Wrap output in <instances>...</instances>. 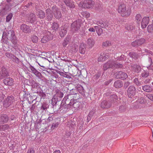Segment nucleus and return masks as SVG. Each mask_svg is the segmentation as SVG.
I'll return each mask as SVG.
<instances>
[{
  "label": "nucleus",
  "instance_id": "nucleus-1",
  "mask_svg": "<svg viewBox=\"0 0 153 153\" xmlns=\"http://www.w3.org/2000/svg\"><path fill=\"white\" fill-rule=\"evenodd\" d=\"M3 36L7 37L8 39H10L12 43V47L15 49L17 48L18 45L17 40L13 30H7L6 32H4Z\"/></svg>",
  "mask_w": 153,
  "mask_h": 153
},
{
  "label": "nucleus",
  "instance_id": "nucleus-2",
  "mask_svg": "<svg viewBox=\"0 0 153 153\" xmlns=\"http://www.w3.org/2000/svg\"><path fill=\"white\" fill-rule=\"evenodd\" d=\"M122 67V64L118 63L117 62L111 60L108 61L104 65L103 69L104 70H105L109 68H121Z\"/></svg>",
  "mask_w": 153,
  "mask_h": 153
},
{
  "label": "nucleus",
  "instance_id": "nucleus-3",
  "mask_svg": "<svg viewBox=\"0 0 153 153\" xmlns=\"http://www.w3.org/2000/svg\"><path fill=\"white\" fill-rule=\"evenodd\" d=\"M118 11L119 13L121 14L123 17L128 16H129L131 13L130 9H126V6L124 4H121L119 6Z\"/></svg>",
  "mask_w": 153,
  "mask_h": 153
},
{
  "label": "nucleus",
  "instance_id": "nucleus-4",
  "mask_svg": "<svg viewBox=\"0 0 153 153\" xmlns=\"http://www.w3.org/2000/svg\"><path fill=\"white\" fill-rule=\"evenodd\" d=\"M81 25L82 23L79 20L74 22L71 25V31L74 33L78 32L80 29Z\"/></svg>",
  "mask_w": 153,
  "mask_h": 153
},
{
  "label": "nucleus",
  "instance_id": "nucleus-5",
  "mask_svg": "<svg viewBox=\"0 0 153 153\" xmlns=\"http://www.w3.org/2000/svg\"><path fill=\"white\" fill-rule=\"evenodd\" d=\"M76 98V96H73V94H70L65 97L62 100V102L66 105L71 104L74 100Z\"/></svg>",
  "mask_w": 153,
  "mask_h": 153
},
{
  "label": "nucleus",
  "instance_id": "nucleus-6",
  "mask_svg": "<svg viewBox=\"0 0 153 153\" xmlns=\"http://www.w3.org/2000/svg\"><path fill=\"white\" fill-rule=\"evenodd\" d=\"M52 10L54 16L56 19H59L61 18L62 15L60 10L57 7H53Z\"/></svg>",
  "mask_w": 153,
  "mask_h": 153
},
{
  "label": "nucleus",
  "instance_id": "nucleus-7",
  "mask_svg": "<svg viewBox=\"0 0 153 153\" xmlns=\"http://www.w3.org/2000/svg\"><path fill=\"white\" fill-rule=\"evenodd\" d=\"M136 89L133 86H130L127 90V94L129 98H132L135 94Z\"/></svg>",
  "mask_w": 153,
  "mask_h": 153
},
{
  "label": "nucleus",
  "instance_id": "nucleus-8",
  "mask_svg": "<svg viewBox=\"0 0 153 153\" xmlns=\"http://www.w3.org/2000/svg\"><path fill=\"white\" fill-rule=\"evenodd\" d=\"M14 102V98L13 96L7 97L4 100L3 105L5 107H7L10 105Z\"/></svg>",
  "mask_w": 153,
  "mask_h": 153
},
{
  "label": "nucleus",
  "instance_id": "nucleus-9",
  "mask_svg": "<svg viewBox=\"0 0 153 153\" xmlns=\"http://www.w3.org/2000/svg\"><path fill=\"white\" fill-rule=\"evenodd\" d=\"M94 2L91 0H86L83 2L82 7L85 8H89L94 5Z\"/></svg>",
  "mask_w": 153,
  "mask_h": 153
},
{
  "label": "nucleus",
  "instance_id": "nucleus-10",
  "mask_svg": "<svg viewBox=\"0 0 153 153\" xmlns=\"http://www.w3.org/2000/svg\"><path fill=\"white\" fill-rule=\"evenodd\" d=\"M146 41L145 39L141 38L137 39L131 43V45L133 47L140 46L145 43Z\"/></svg>",
  "mask_w": 153,
  "mask_h": 153
},
{
  "label": "nucleus",
  "instance_id": "nucleus-11",
  "mask_svg": "<svg viewBox=\"0 0 153 153\" xmlns=\"http://www.w3.org/2000/svg\"><path fill=\"white\" fill-rule=\"evenodd\" d=\"M52 36L51 33L48 32L47 33V34L45 35L41 39V42L43 43H46L48 42L49 40L52 39Z\"/></svg>",
  "mask_w": 153,
  "mask_h": 153
},
{
  "label": "nucleus",
  "instance_id": "nucleus-12",
  "mask_svg": "<svg viewBox=\"0 0 153 153\" xmlns=\"http://www.w3.org/2000/svg\"><path fill=\"white\" fill-rule=\"evenodd\" d=\"M115 76L117 78L120 79L122 80H125L128 77L127 74L122 71L117 72Z\"/></svg>",
  "mask_w": 153,
  "mask_h": 153
},
{
  "label": "nucleus",
  "instance_id": "nucleus-13",
  "mask_svg": "<svg viewBox=\"0 0 153 153\" xmlns=\"http://www.w3.org/2000/svg\"><path fill=\"white\" fill-rule=\"evenodd\" d=\"M108 58V54L106 53V51L101 52L100 54V56L98 59L99 62L104 61Z\"/></svg>",
  "mask_w": 153,
  "mask_h": 153
},
{
  "label": "nucleus",
  "instance_id": "nucleus-14",
  "mask_svg": "<svg viewBox=\"0 0 153 153\" xmlns=\"http://www.w3.org/2000/svg\"><path fill=\"white\" fill-rule=\"evenodd\" d=\"M80 102L77 100L75 99L71 104H70L68 105H70L71 106H72V108H74V109L76 110L78 109L81 105Z\"/></svg>",
  "mask_w": 153,
  "mask_h": 153
},
{
  "label": "nucleus",
  "instance_id": "nucleus-15",
  "mask_svg": "<svg viewBox=\"0 0 153 153\" xmlns=\"http://www.w3.org/2000/svg\"><path fill=\"white\" fill-rule=\"evenodd\" d=\"M33 90L34 91L35 93H38L39 92L40 94L42 95L43 97L45 96V94H43L42 92V91L41 90L40 88L39 87V86L36 83V85H33Z\"/></svg>",
  "mask_w": 153,
  "mask_h": 153
},
{
  "label": "nucleus",
  "instance_id": "nucleus-16",
  "mask_svg": "<svg viewBox=\"0 0 153 153\" xmlns=\"http://www.w3.org/2000/svg\"><path fill=\"white\" fill-rule=\"evenodd\" d=\"M3 81L4 84L6 85L12 86L13 85V80L10 77L6 78Z\"/></svg>",
  "mask_w": 153,
  "mask_h": 153
},
{
  "label": "nucleus",
  "instance_id": "nucleus-17",
  "mask_svg": "<svg viewBox=\"0 0 153 153\" xmlns=\"http://www.w3.org/2000/svg\"><path fill=\"white\" fill-rule=\"evenodd\" d=\"M149 17H144L142 19L141 22V27L142 28H145L149 23Z\"/></svg>",
  "mask_w": 153,
  "mask_h": 153
},
{
  "label": "nucleus",
  "instance_id": "nucleus-18",
  "mask_svg": "<svg viewBox=\"0 0 153 153\" xmlns=\"http://www.w3.org/2000/svg\"><path fill=\"white\" fill-rule=\"evenodd\" d=\"M20 29L22 31L25 33H28L30 32V27L25 24H22L21 26Z\"/></svg>",
  "mask_w": 153,
  "mask_h": 153
},
{
  "label": "nucleus",
  "instance_id": "nucleus-19",
  "mask_svg": "<svg viewBox=\"0 0 153 153\" xmlns=\"http://www.w3.org/2000/svg\"><path fill=\"white\" fill-rule=\"evenodd\" d=\"M9 120V117L7 115L4 114L0 116V124H3L7 123Z\"/></svg>",
  "mask_w": 153,
  "mask_h": 153
},
{
  "label": "nucleus",
  "instance_id": "nucleus-20",
  "mask_svg": "<svg viewBox=\"0 0 153 153\" xmlns=\"http://www.w3.org/2000/svg\"><path fill=\"white\" fill-rule=\"evenodd\" d=\"M29 68L31 71H29L30 72L33 73L36 76L39 77L41 75V73L36 69L33 66L31 65H30Z\"/></svg>",
  "mask_w": 153,
  "mask_h": 153
},
{
  "label": "nucleus",
  "instance_id": "nucleus-21",
  "mask_svg": "<svg viewBox=\"0 0 153 153\" xmlns=\"http://www.w3.org/2000/svg\"><path fill=\"white\" fill-rule=\"evenodd\" d=\"M111 105V104L109 102H107L105 100L102 101L101 103L100 106L102 108H108Z\"/></svg>",
  "mask_w": 153,
  "mask_h": 153
},
{
  "label": "nucleus",
  "instance_id": "nucleus-22",
  "mask_svg": "<svg viewBox=\"0 0 153 153\" xmlns=\"http://www.w3.org/2000/svg\"><path fill=\"white\" fill-rule=\"evenodd\" d=\"M67 32V27L64 26L62 27L59 32V34L61 37H63Z\"/></svg>",
  "mask_w": 153,
  "mask_h": 153
},
{
  "label": "nucleus",
  "instance_id": "nucleus-23",
  "mask_svg": "<svg viewBox=\"0 0 153 153\" xmlns=\"http://www.w3.org/2000/svg\"><path fill=\"white\" fill-rule=\"evenodd\" d=\"M35 21V15L33 13H31L30 14L27 20V22L31 23H34Z\"/></svg>",
  "mask_w": 153,
  "mask_h": 153
},
{
  "label": "nucleus",
  "instance_id": "nucleus-24",
  "mask_svg": "<svg viewBox=\"0 0 153 153\" xmlns=\"http://www.w3.org/2000/svg\"><path fill=\"white\" fill-rule=\"evenodd\" d=\"M9 75L8 72L4 68H2L0 73V79H2L3 77Z\"/></svg>",
  "mask_w": 153,
  "mask_h": 153
},
{
  "label": "nucleus",
  "instance_id": "nucleus-25",
  "mask_svg": "<svg viewBox=\"0 0 153 153\" xmlns=\"http://www.w3.org/2000/svg\"><path fill=\"white\" fill-rule=\"evenodd\" d=\"M46 18L48 21L51 20L53 17V15L50 9H47L46 10Z\"/></svg>",
  "mask_w": 153,
  "mask_h": 153
},
{
  "label": "nucleus",
  "instance_id": "nucleus-26",
  "mask_svg": "<svg viewBox=\"0 0 153 153\" xmlns=\"http://www.w3.org/2000/svg\"><path fill=\"white\" fill-rule=\"evenodd\" d=\"M117 96L115 94L111 95L109 97V102L111 104H114L116 102H117Z\"/></svg>",
  "mask_w": 153,
  "mask_h": 153
},
{
  "label": "nucleus",
  "instance_id": "nucleus-27",
  "mask_svg": "<svg viewBox=\"0 0 153 153\" xmlns=\"http://www.w3.org/2000/svg\"><path fill=\"white\" fill-rule=\"evenodd\" d=\"M79 52L82 54L85 53L86 51L85 45L83 43H81L79 47Z\"/></svg>",
  "mask_w": 153,
  "mask_h": 153
},
{
  "label": "nucleus",
  "instance_id": "nucleus-28",
  "mask_svg": "<svg viewBox=\"0 0 153 153\" xmlns=\"http://www.w3.org/2000/svg\"><path fill=\"white\" fill-rule=\"evenodd\" d=\"M37 16L40 19H43L45 16V13L42 10H39L37 12Z\"/></svg>",
  "mask_w": 153,
  "mask_h": 153
},
{
  "label": "nucleus",
  "instance_id": "nucleus-29",
  "mask_svg": "<svg viewBox=\"0 0 153 153\" xmlns=\"http://www.w3.org/2000/svg\"><path fill=\"white\" fill-rule=\"evenodd\" d=\"M142 19V17L140 14H137L135 16V21L136 23L139 25H140L141 20Z\"/></svg>",
  "mask_w": 153,
  "mask_h": 153
},
{
  "label": "nucleus",
  "instance_id": "nucleus-30",
  "mask_svg": "<svg viewBox=\"0 0 153 153\" xmlns=\"http://www.w3.org/2000/svg\"><path fill=\"white\" fill-rule=\"evenodd\" d=\"M131 67L134 70V71L137 72H139L141 69L140 66L136 64H132L131 65Z\"/></svg>",
  "mask_w": 153,
  "mask_h": 153
},
{
  "label": "nucleus",
  "instance_id": "nucleus-31",
  "mask_svg": "<svg viewBox=\"0 0 153 153\" xmlns=\"http://www.w3.org/2000/svg\"><path fill=\"white\" fill-rule=\"evenodd\" d=\"M87 43L90 48H92L94 44V40L92 38L88 39L87 41Z\"/></svg>",
  "mask_w": 153,
  "mask_h": 153
},
{
  "label": "nucleus",
  "instance_id": "nucleus-32",
  "mask_svg": "<svg viewBox=\"0 0 153 153\" xmlns=\"http://www.w3.org/2000/svg\"><path fill=\"white\" fill-rule=\"evenodd\" d=\"M114 85L116 88H118L121 87L123 86V84L121 81L117 80L114 82Z\"/></svg>",
  "mask_w": 153,
  "mask_h": 153
},
{
  "label": "nucleus",
  "instance_id": "nucleus-33",
  "mask_svg": "<svg viewBox=\"0 0 153 153\" xmlns=\"http://www.w3.org/2000/svg\"><path fill=\"white\" fill-rule=\"evenodd\" d=\"M70 49L73 52H76L77 51L78 49V46L76 44L73 43L72 46L71 45H70Z\"/></svg>",
  "mask_w": 153,
  "mask_h": 153
},
{
  "label": "nucleus",
  "instance_id": "nucleus-34",
  "mask_svg": "<svg viewBox=\"0 0 153 153\" xmlns=\"http://www.w3.org/2000/svg\"><path fill=\"white\" fill-rule=\"evenodd\" d=\"M65 4L71 8H73L75 7L74 2L71 0H70Z\"/></svg>",
  "mask_w": 153,
  "mask_h": 153
},
{
  "label": "nucleus",
  "instance_id": "nucleus-35",
  "mask_svg": "<svg viewBox=\"0 0 153 153\" xmlns=\"http://www.w3.org/2000/svg\"><path fill=\"white\" fill-rule=\"evenodd\" d=\"M143 89L144 91L148 92H151L152 91L151 87L149 85H145L143 86Z\"/></svg>",
  "mask_w": 153,
  "mask_h": 153
},
{
  "label": "nucleus",
  "instance_id": "nucleus-36",
  "mask_svg": "<svg viewBox=\"0 0 153 153\" xmlns=\"http://www.w3.org/2000/svg\"><path fill=\"white\" fill-rule=\"evenodd\" d=\"M70 94H73V96H76V98L78 99L79 97V94L77 93V91L76 90H73L70 91Z\"/></svg>",
  "mask_w": 153,
  "mask_h": 153
},
{
  "label": "nucleus",
  "instance_id": "nucleus-37",
  "mask_svg": "<svg viewBox=\"0 0 153 153\" xmlns=\"http://www.w3.org/2000/svg\"><path fill=\"white\" fill-rule=\"evenodd\" d=\"M94 28L96 30V32L98 36L101 35L102 33V29L97 26L94 27Z\"/></svg>",
  "mask_w": 153,
  "mask_h": 153
},
{
  "label": "nucleus",
  "instance_id": "nucleus-38",
  "mask_svg": "<svg viewBox=\"0 0 153 153\" xmlns=\"http://www.w3.org/2000/svg\"><path fill=\"white\" fill-rule=\"evenodd\" d=\"M56 95L59 98H62L63 96V94L61 91L59 90H57L56 91Z\"/></svg>",
  "mask_w": 153,
  "mask_h": 153
},
{
  "label": "nucleus",
  "instance_id": "nucleus-39",
  "mask_svg": "<svg viewBox=\"0 0 153 153\" xmlns=\"http://www.w3.org/2000/svg\"><path fill=\"white\" fill-rule=\"evenodd\" d=\"M70 40V39L68 38H67L64 39L62 43L63 47L66 46L69 43Z\"/></svg>",
  "mask_w": 153,
  "mask_h": 153
},
{
  "label": "nucleus",
  "instance_id": "nucleus-40",
  "mask_svg": "<svg viewBox=\"0 0 153 153\" xmlns=\"http://www.w3.org/2000/svg\"><path fill=\"white\" fill-rule=\"evenodd\" d=\"M126 28L128 30H131L133 29V27L132 24H128L126 25Z\"/></svg>",
  "mask_w": 153,
  "mask_h": 153
},
{
  "label": "nucleus",
  "instance_id": "nucleus-41",
  "mask_svg": "<svg viewBox=\"0 0 153 153\" xmlns=\"http://www.w3.org/2000/svg\"><path fill=\"white\" fill-rule=\"evenodd\" d=\"M134 82L137 86H140L142 85V82H139L137 78H135L134 80Z\"/></svg>",
  "mask_w": 153,
  "mask_h": 153
},
{
  "label": "nucleus",
  "instance_id": "nucleus-42",
  "mask_svg": "<svg viewBox=\"0 0 153 153\" xmlns=\"http://www.w3.org/2000/svg\"><path fill=\"white\" fill-rule=\"evenodd\" d=\"M12 17L13 14L12 13H10L6 17V22H9L12 19Z\"/></svg>",
  "mask_w": 153,
  "mask_h": 153
},
{
  "label": "nucleus",
  "instance_id": "nucleus-43",
  "mask_svg": "<svg viewBox=\"0 0 153 153\" xmlns=\"http://www.w3.org/2000/svg\"><path fill=\"white\" fill-rule=\"evenodd\" d=\"M148 32L151 33L153 31V25L152 24L149 25L147 28Z\"/></svg>",
  "mask_w": 153,
  "mask_h": 153
},
{
  "label": "nucleus",
  "instance_id": "nucleus-44",
  "mask_svg": "<svg viewBox=\"0 0 153 153\" xmlns=\"http://www.w3.org/2000/svg\"><path fill=\"white\" fill-rule=\"evenodd\" d=\"M138 102L140 104H144L146 102V100L143 97H141L138 100Z\"/></svg>",
  "mask_w": 153,
  "mask_h": 153
},
{
  "label": "nucleus",
  "instance_id": "nucleus-45",
  "mask_svg": "<svg viewBox=\"0 0 153 153\" xmlns=\"http://www.w3.org/2000/svg\"><path fill=\"white\" fill-rule=\"evenodd\" d=\"M31 39L32 42L34 43L37 42L38 40V37L36 36H32Z\"/></svg>",
  "mask_w": 153,
  "mask_h": 153
},
{
  "label": "nucleus",
  "instance_id": "nucleus-46",
  "mask_svg": "<svg viewBox=\"0 0 153 153\" xmlns=\"http://www.w3.org/2000/svg\"><path fill=\"white\" fill-rule=\"evenodd\" d=\"M97 24L98 26L102 28H105V26L102 21H98L97 22Z\"/></svg>",
  "mask_w": 153,
  "mask_h": 153
},
{
  "label": "nucleus",
  "instance_id": "nucleus-47",
  "mask_svg": "<svg viewBox=\"0 0 153 153\" xmlns=\"http://www.w3.org/2000/svg\"><path fill=\"white\" fill-rule=\"evenodd\" d=\"M129 56L132 58L135 59L137 58V54L135 53L131 52L129 53Z\"/></svg>",
  "mask_w": 153,
  "mask_h": 153
},
{
  "label": "nucleus",
  "instance_id": "nucleus-48",
  "mask_svg": "<svg viewBox=\"0 0 153 153\" xmlns=\"http://www.w3.org/2000/svg\"><path fill=\"white\" fill-rule=\"evenodd\" d=\"M59 124V123L58 122L53 123L52 125L51 129H53L56 128L58 126Z\"/></svg>",
  "mask_w": 153,
  "mask_h": 153
},
{
  "label": "nucleus",
  "instance_id": "nucleus-49",
  "mask_svg": "<svg viewBox=\"0 0 153 153\" xmlns=\"http://www.w3.org/2000/svg\"><path fill=\"white\" fill-rule=\"evenodd\" d=\"M149 73L148 72L144 71L141 74L142 76L144 78L147 77L149 75Z\"/></svg>",
  "mask_w": 153,
  "mask_h": 153
},
{
  "label": "nucleus",
  "instance_id": "nucleus-50",
  "mask_svg": "<svg viewBox=\"0 0 153 153\" xmlns=\"http://www.w3.org/2000/svg\"><path fill=\"white\" fill-rule=\"evenodd\" d=\"M126 108V106L125 105H122L119 108V110L121 112L125 111Z\"/></svg>",
  "mask_w": 153,
  "mask_h": 153
},
{
  "label": "nucleus",
  "instance_id": "nucleus-51",
  "mask_svg": "<svg viewBox=\"0 0 153 153\" xmlns=\"http://www.w3.org/2000/svg\"><path fill=\"white\" fill-rule=\"evenodd\" d=\"M111 45V43L108 41H106L102 43V46L104 47H107Z\"/></svg>",
  "mask_w": 153,
  "mask_h": 153
},
{
  "label": "nucleus",
  "instance_id": "nucleus-52",
  "mask_svg": "<svg viewBox=\"0 0 153 153\" xmlns=\"http://www.w3.org/2000/svg\"><path fill=\"white\" fill-rule=\"evenodd\" d=\"M7 12V10L5 8H4L2 9L1 11L0 12V15H4Z\"/></svg>",
  "mask_w": 153,
  "mask_h": 153
},
{
  "label": "nucleus",
  "instance_id": "nucleus-53",
  "mask_svg": "<svg viewBox=\"0 0 153 153\" xmlns=\"http://www.w3.org/2000/svg\"><path fill=\"white\" fill-rule=\"evenodd\" d=\"M12 59L13 61L17 63H19V59L13 55V56L12 57Z\"/></svg>",
  "mask_w": 153,
  "mask_h": 153
},
{
  "label": "nucleus",
  "instance_id": "nucleus-54",
  "mask_svg": "<svg viewBox=\"0 0 153 153\" xmlns=\"http://www.w3.org/2000/svg\"><path fill=\"white\" fill-rule=\"evenodd\" d=\"M58 27V25L57 23L55 22L53 23L52 27V28L53 29L56 30L57 29Z\"/></svg>",
  "mask_w": 153,
  "mask_h": 153
},
{
  "label": "nucleus",
  "instance_id": "nucleus-55",
  "mask_svg": "<svg viewBox=\"0 0 153 153\" xmlns=\"http://www.w3.org/2000/svg\"><path fill=\"white\" fill-rule=\"evenodd\" d=\"M2 125L3 131H5L6 130H7L9 128V125L7 124Z\"/></svg>",
  "mask_w": 153,
  "mask_h": 153
},
{
  "label": "nucleus",
  "instance_id": "nucleus-56",
  "mask_svg": "<svg viewBox=\"0 0 153 153\" xmlns=\"http://www.w3.org/2000/svg\"><path fill=\"white\" fill-rule=\"evenodd\" d=\"M146 97L150 100L153 101V94H148L147 95Z\"/></svg>",
  "mask_w": 153,
  "mask_h": 153
},
{
  "label": "nucleus",
  "instance_id": "nucleus-57",
  "mask_svg": "<svg viewBox=\"0 0 153 153\" xmlns=\"http://www.w3.org/2000/svg\"><path fill=\"white\" fill-rule=\"evenodd\" d=\"M95 112V110L94 109H92L89 112L88 116L89 117H92L94 115Z\"/></svg>",
  "mask_w": 153,
  "mask_h": 153
},
{
  "label": "nucleus",
  "instance_id": "nucleus-58",
  "mask_svg": "<svg viewBox=\"0 0 153 153\" xmlns=\"http://www.w3.org/2000/svg\"><path fill=\"white\" fill-rule=\"evenodd\" d=\"M5 54L7 57L11 59L13 56V55L9 53H6Z\"/></svg>",
  "mask_w": 153,
  "mask_h": 153
},
{
  "label": "nucleus",
  "instance_id": "nucleus-59",
  "mask_svg": "<svg viewBox=\"0 0 153 153\" xmlns=\"http://www.w3.org/2000/svg\"><path fill=\"white\" fill-rule=\"evenodd\" d=\"M78 91L81 94H83L84 92V89L81 86L77 88Z\"/></svg>",
  "mask_w": 153,
  "mask_h": 153
},
{
  "label": "nucleus",
  "instance_id": "nucleus-60",
  "mask_svg": "<svg viewBox=\"0 0 153 153\" xmlns=\"http://www.w3.org/2000/svg\"><path fill=\"white\" fill-rule=\"evenodd\" d=\"M41 108L45 110L47 108V105L45 104H43L41 107Z\"/></svg>",
  "mask_w": 153,
  "mask_h": 153
},
{
  "label": "nucleus",
  "instance_id": "nucleus-61",
  "mask_svg": "<svg viewBox=\"0 0 153 153\" xmlns=\"http://www.w3.org/2000/svg\"><path fill=\"white\" fill-rule=\"evenodd\" d=\"M130 84V82L128 81L126 82L124 85V87L125 88H126Z\"/></svg>",
  "mask_w": 153,
  "mask_h": 153
},
{
  "label": "nucleus",
  "instance_id": "nucleus-62",
  "mask_svg": "<svg viewBox=\"0 0 153 153\" xmlns=\"http://www.w3.org/2000/svg\"><path fill=\"white\" fill-rule=\"evenodd\" d=\"M53 120V117L51 116L49 117L47 120V121L48 122H50L51 121H52Z\"/></svg>",
  "mask_w": 153,
  "mask_h": 153
},
{
  "label": "nucleus",
  "instance_id": "nucleus-63",
  "mask_svg": "<svg viewBox=\"0 0 153 153\" xmlns=\"http://www.w3.org/2000/svg\"><path fill=\"white\" fill-rule=\"evenodd\" d=\"M38 63V64L39 65L42 67V68H40L43 71H45V70L46 68L43 65H40L39 63Z\"/></svg>",
  "mask_w": 153,
  "mask_h": 153
},
{
  "label": "nucleus",
  "instance_id": "nucleus-64",
  "mask_svg": "<svg viewBox=\"0 0 153 153\" xmlns=\"http://www.w3.org/2000/svg\"><path fill=\"white\" fill-rule=\"evenodd\" d=\"M27 153H34V152L33 149H30L28 150Z\"/></svg>",
  "mask_w": 153,
  "mask_h": 153
}]
</instances>
